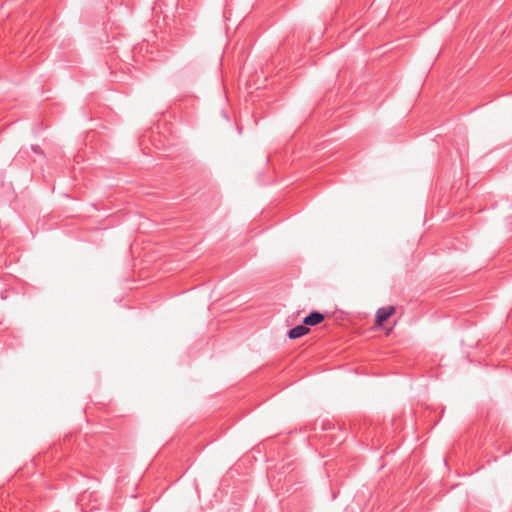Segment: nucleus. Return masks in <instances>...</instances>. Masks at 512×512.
Instances as JSON below:
<instances>
[{"label": "nucleus", "instance_id": "f257e3e1", "mask_svg": "<svg viewBox=\"0 0 512 512\" xmlns=\"http://www.w3.org/2000/svg\"><path fill=\"white\" fill-rule=\"evenodd\" d=\"M395 313L394 306L381 307L377 310L375 316V324L382 326L383 323Z\"/></svg>", "mask_w": 512, "mask_h": 512}, {"label": "nucleus", "instance_id": "f03ea898", "mask_svg": "<svg viewBox=\"0 0 512 512\" xmlns=\"http://www.w3.org/2000/svg\"><path fill=\"white\" fill-rule=\"evenodd\" d=\"M323 320L324 315L321 314L320 312L314 311L304 318L303 323L306 326H314L321 323Z\"/></svg>", "mask_w": 512, "mask_h": 512}, {"label": "nucleus", "instance_id": "7ed1b4c3", "mask_svg": "<svg viewBox=\"0 0 512 512\" xmlns=\"http://www.w3.org/2000/svg\"><path fill=\"white\" fill-rule=\"evenodd\" d=\"M309 332V328L304 325H297L289 330L288 337L290 339H297L304 335H306Z\"/></svg>", "mask_w": 512, "mask_h": 512}]
</instances>
